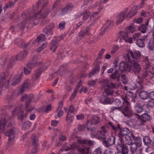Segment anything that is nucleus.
Here are the masks:
<instances>
[{"mask_svg": "<svg viewBox=\"0 0 154 154\" xmlns=\"http://www.w3.org/2000/svg\"><path fill=\"white\" fill-rule=\"evenodd\" d=\"M93 154H102V150L100 148L98 147L94 151Z\"/></svg>", "mask_w": 154, "mask_h": 154, "instance_id": "nucleus-64", "label": "nucleus"}, {"mask_svg": "<svg viewBox=\"0 0 154 154\" xmlns=\"http://www.w3.org/2000/svg\"><path fill=\"white\" fill-rule=\"evenodd\" d=\"M100 120V118L97 116H93L91 121L88 120L87 122V129L88 131L95 132V128L93 127V125L99 123Z\"/></svg>", "mask_w": 154, "mask_h": 154, "instance_id": "nucleus-8", "label": "nucleus"}, {"mask_svg": "<svg viewBox=\"0 0 154 154\" xmlns=\"http://www.w3.org/2000/svg\"><path fill=\"white\" fill-rule=\"evenodd\" d=\"M109 0H103V1L102 0L100 1L99 2H97L96 3L95 5V6H91L89 7V9H93L95 7H96L97 6H99V7L98 8V12H95L94 13H93L90 19H91L92 17L94 18L95 15L97 14L103 8V6L100 5V4L102 3H105L107 2Z\"/></svg>", "mask_w": 154, "mask_h": 154, "instance_id": "nucleus-13", "label": "nucleus"}, {"mask_svg": "<svg viewBox=\"0 0 154 154\" xmlns=\"http://www.w3.org/2000/svg\"><path fill=\"white\" fill-rule=\"evenodd\" d=\"M108 125L110 127L112 130L115 133H118L117 134L119 139H122L126 136H128L130 131L127 128H121L120 126L117 125H114L112 122H109Z\"/></svg>", "mask_w": 154, "mask_h": 154, "instance_id": "nucleus-4", "label": "nucleus"}, {"mask_svg": "<svg viewBox=\"0 0 154 154\" xmlns=\"http://www.w3.org/2000/svg\"><path fill=\"white\" fill-rule=\"evenodd\" d=\"M121 98L122 100V103L125 107H127L128 109H131V105L129 101L134 103L137 96L135 94H133L132 92L129 91L127 93L126 95H122L121 96Z\"/></svg>", "mask_w": 154, "mask_h": 154, "instance_id": "nucleus-5", "label": "nucleus"}, {"mask_svg": "<svg viewBox=\"0 0 154 154\" xmlns=\"http://www.w3.org/2000/svg\"><path fill=\"white\" fill-rule=\"evenodd\" d=\"M34 85V84L30 80L26 79L24 82L20 90L18 92V94L23 93L27 90L28 88L33 86Z\"/></svg>", "mask_w": 154, "mask_h": 154, "instance_id": "nucleus-12", "label": "nucleus"}, {"mask_svg": "<svg viewBox=\"0 0 154 154\" xmlns=\"http://www.w3.org/2000/svg\"><path fill=\"white\" fill-rule=\"evenodd\" d=\"M130 54H129V51H128V53L125 56L124 58L125 59V62L129 63L130 64L131 63H130L131 59L130 57Z\"/></svg>", "mask_w": 154, "mask_h": 154, "instance_id": "nucleus-55", "label": "nucleus"}, {"mask_svg": "<svg viewBox=\"0 0 154 154\" xmlns=\"http://www.w3.org/2000/svg\"><path fill=\"white\" fill-rule=\"evenodd\" d=\"M78 147V145L75 143H74L70 144V147H66V148L65 149V151H69L71 149H73L74 148H76Z\"/></svg>", "mask_w": 154, "mask_h": 154, "instance_id": "nucleus-53", "label": "nucleus"}, {"mask_svg": "<svg viewBox=\"0 0 154 154\" xmlns=\"http://www.w3.org/2000/svg\"><path fill=\"white\" fill-rule=\"evenodd\" d=\"M82 14H83V15L82 20L84 21H85L87 20L91 15L90 12L86 10H84Z\"/></svg>", "mask_w": 154, "mask_h": 154, "instance_id": "nucleus-39", "label": "nucleus"}, {"mask_svg": "<svg viewBox=\"0 0 154 154\" xmlns=\"http://www.w3.org/2000/svg\"><path fill=\"white\" fill-rule=\"evenodd\" d=\"M46 38L45 36L43 34H41L35 40L33 44H34L36 42L38 43V44H40Z\"/></svg>", "mask_w": 154, "mask_h": 154, "instance_id": "nucleus-35", "label": "nucleus"}, {"mask_svg": "<svg viewBox=\"0 0 154 154\" xmlns=\"http://www.w3.org/2000/svg\"><path fill=\"white\" fill-rule=\"evenodd\" d=\"M77 111V109L75 108H74L73 105H71L68 112V114L66 117V120L68 122H72V118L73 117L71 115V113H70L71 112V113H73L74 114H75L76 113Z\"/></svg>", "mask_w": 154, "mask_h": 154, "instance_id": "nucleus-15", "label": "nucleus"}, {"mask_svg": "<svg viewBox=\"0 0 154 154\" xmlns=\"http://www.w3.org/2000/svg\"><path fill=\"white\" fill-rule=\"evenodd\" d=\"M129 72L135 74H138L141 70L140 65L136 62L134 61L131 63L129 67Z\"/></svg>", "mask_w": 154, "mask_h": 154, "instance_id": "nucleus-11", "label": "nucleus"}, {"mask_svg": "<svg viewBox=\"0 0 154 154\" xmlns=\"http://www.w3.org/2000/svg\"><path fill=\"white\" fill-rule=\"evenodd\" d=\"M31 122L30 121H26L23 123V126L26 129H28L31 127Z\"/></svg>", "mask_w": 154, "mask_h": 154, "instance_id": "nucleus-58", "label": "nucleus"}, {"mask_svg": "<svg viewBox=\"0 0 154 154\" xmlns=\"http://www.w3.org/2000/svg\"><path fill=\"white\" fill-rule=\"evenodd\" d=\"M43 71V70L42 69H39L36 70L34 74L32 76V81H34L37 79Z\"/></svg>", "mask_w": 154, "mask_h": 154, "instance_id": "nucleus-28", "label": "nucleus"}, {"mask_svg": "<svg viewBox=\"0 0 154 154\" xmlns=\"http://www.w3.org/2000/svg\"><path fill=\"white\" fill-rule=\"evenodd\" d=\"M48 3V0H39L33 7L32 9H29L24 14H23L22 17L24 19L25 21L18 25L19 29L20 30L23 29L26 23L29 21H30L31 24L33 23L36 25L39 23L42 18H44L51 11L50 9H43Z\"/></svg>", "mask_w": 154, "mask_h": 154, "instance_id": "nucleus-1", "label": "nucleus"}, {"mask_svg": "<svg viewBox=\"0 0 154 154\" xmlns=\"http://www.w3.org/2000/svg\"><path fill=\"white\" fill-rule=\"evenodd\" d=\"M136 104L134 106L135 110L137 113H141L143 110V107L139 103H136Z\"/></svg>", "mask_w": 154, "mask_h": 154, "instance_id": "nucleus-38", "label": "nucleus"}, {"mask_svg": "<svg viewBox=\"0 0 154 154\" xmlns=\"http://www.w3.org/2000/svg\"><path fill=\"white\" fill-rule=\"evenodd\" d=\"M92 132L91 134L95 135V132H94L93 131ZM96 136L97 138L100 140H103V141H104L105 140H106V139L105 134L101 131H98L96 134Z\"/></svg>", "mask_w": 154, "mask_h": 154, "instance_id": "nucleus-25", "label": "nucleus"}, {"mask_svg": "<svg viewBox=\"0 0 154 154\" xmlns=\"http://www.w3.org/2000/svg\"><path fill=\"white\" fill-rule=\"evenodd\" d=\"M77 93V91L76 89L74 90L70 98V100L72 101L74 98L76 96Z\"/></svg>", "mask_w": 154, "mask_h": 154, "instance_id": "nucleus-63", "label": "nucleus"}, {"mask_svg": "<svg viewBox=\"0 0 154 154\" xmlns=\"http://www.w3.org/2000/svg\"><path fill=\"white\" fill-rule=\"evenodd\" d=\"M58 47L57 42L55 40H52L50 43V49L54 52Z\"/></svg>", "mask_w": 154, "mask_h": 154, "instance_id": "nucleus-31", "label": "nucleus"}, {"mask_svg": "<svg viewBox=\"0 0 154 154\" xmlns=\"http://www.w3.org/2000/svg\"><path fill=\"white\" fill-rule=\"evenodd\" d=\"M146 27L145 25H141L139 26V29L142 33H145L146 31Z\"/></svg>", "mask_w": 154, "mask_h": 154, "instance_id": "nucleus-57", "label": "nucleus"}, {"mask_svg": "<svg viewBox=\"0 0 154 154\" xmlns=\"http://www.w3.org/2000/svg\"><path fill=\"white\" fill-rule=\"evenodd\" d=\"M121 80L122 83L123 84H126L128 82V80L127 77L123 74L121 75Z\"/></svg>", "mask_w": 154, "mask_h": 154, "instance_id": "nucleus-52", "label": "nucleus"}, {"mask_svg": "<svg viewBox=\"0 0 154 154\" xmlns=\"http://www.w3.org/2000/svg\"><path fill=\"white\" fill-rule=\"evenodd\" d=\"M69 13L68 11H67V9L66 6L62 9L61 11L58 14L60 16H63V15Z\"/></svg>", "mask_w": 154, "mask_h": 154, "instance_id": "nucleus-56", "label": "nucleus"}, {"mask_svg": "<svg viewBox=\"0 0 154 154\" xmlns=\"http://www.w3.org/2000/svg\"><path fill=\"white\" fill-rule=\"evenodd\" d=\"M100 83L101 85L103 86V88H104L108 86L109 82L107 79H104L102 80Z\"/></svg>", "mask_w": 154, "mask_h": 154, "instance_id": "nucleus-46", "label": "nucleus"}, {"mask_svg": "<svg viewBox=\"0 0 154 154\" xmlns=\"http://www.w3.org/2000/svg\"><path fill=\"white\" fill-rule=\"evenodd\" d=\"M38 58L37 55H35L33 57V60L32 62L29 63L27 65V68L28 69H31L36 66L38 64V62L37 61L36 59Z\"/></svg>", "mask_w": 154, "mask_h": 154, "instance_id": "nucleus-26", "label": "nucleus"}, {"mask_svg": "<svg viewBox=\"0 0 154 154\" xmlns=\"http://www.w3.org/2000/svg\"><path fill=\"white\" fill-rule=\"evenodd\" d=\"M12 125L11 122L9 123L5 119H2L0 120V132L2 133L7 128H8L5 133V135L8 137V141L7 142L8 146H10L14 141L15 138V130L14 127L10 128Z\"/></svg>", "mask_w": 154, "mask_h": 154, "instance_id": "nucleus-2", "label": "nucleus"}, {"mask_svg": "<svg viewBox=\"0 0 154 154\" xmlns=\"http://www.w3.org/2000/svg\"><path fill=\"white\" fill-rule=\"evenodd\" d=\"M130 65V64L129 63L122 61L120 63L119 69L122 71L126 70L128 72Z\"/></svg>", "mask_w": 154, "mask_h": 154, "instance_id": "nucleus-21", "label": "nucleus"}, {"mask_svg": "<svg viewBox=\"0 0 154 154\" xmlns=\"http://www.w3.org/2000/svg\"><path fill=\"white\" fill-rule=\"evenodd\" d=\"M116 139V137L114 136H110L109 137L107 140H105L103 141V143L105 146L109 147V146L115 144Z\"/></svg>", "mask_w": 154, "mask_h": 154, "instance_id": "nucleus-18", "label": "nucleus"}, {"mask_svg": "<svg viewBox=\"0 0 154 154\" xmlns=\"http://www.w3.org/2000/svg\"><path fill=\"white\" fill-rule=\"evenodd\" d=\"M142 77L144 79H151L153 77V75H151L149 73V72L147 69H145L143 71Z\"/></svg>", "mask_w": 154, "mask_h": 154, "instance_id": "nucleus-30", "label": "nucleus"}, {"mask_svg": "<svg viewBox=\"0 0 154 154\" xmlns=\"http://www.w3.org/2000/svg\"><path fill=\"white\" fill-rule=\"evenodd\" d=\"M116 110L121 111L125 116L129 117L133 115V112L131 109H128L127 107L123 104L119 107H111L110 112H113Z\"/></svg>", "mask_w": 154, "mask_h": 154, "instance_id": "nucleus-7", "label": "nucleus"}, {"mask_svg": "<svg viewBox=\"0 0 154 154\" xmlns=\"http://www.w3.org/2000/svg\"><path fill=\"white\" fill-rule=\"evenodd\" d=\"M142 118L146 122V121H149L150 120V116L146 113L143 114L142 115H140Z\"/></svg>", "mask_w": 154, "mask_h": 154, "instance_id": "nucleus-54", "label": "nucleus"}, {"mask_svg": "<svg viewBox=\"0 0 154 154\" xmlns=\"http://www.w3.org/2000/svg\"><path fill=\"white\" fill-rule=\"evenodd\" d=\"M138 10V6L134 5L128 11V8H126L121 11L118 16V19L116 22V24L118 25L122 23L126 18L129 20L134 16L137 13Z\"/></svg>", "mask_w": 154, "mask_h": 154, "instance_id": "nucleus-3", "label": "nucleus"}, {"mask_svg": "<svg viewBox=\"0 0 154 154\" xmlns=\"http://www.w3.org/2000/svg\"><path fill=\"white\" fill-rule=\"evenodd\" d=\"M140 146L136 143H132L130 146V154H137V151Z\"/></svg>", "mask_w": 154, "mask_h": 154, "instance_id": "nucleus-20", "label": "nucleus"}, {"mask_svg": "<svg viewBox=\"0 0 154 154\" xmlns=\"http://www.w3.org/2000/svg\"><path fill=\"white\" fill-rule=\"evenodd\" d=\"M104 88L105 92L107 95H112L114 93V91L108 87Z\"/></svg>", "mask_w": 154, "mask_h": 154, "instance_id": "nucleus-49", "label": "nucleus"}, {"mask_svg": "<svg viewBox=\"0 0 154 154\" xmlns=\"http://www.w3.org/2000/svg\"><path fill=\"white\" fill-rule=\"evenodd\" d=\"M15 3L13 1L9 2L8 3L6 4L4 7V9H6L8 8H11L14 6L15 5Z\"/></svg>", "mask_w": 154, "mask_h": 154, "instance_id": "nucleus-47", "label": "nucleus"}, {"mask_svg": "<svg viewBox=\"0 0 154 154\" xmlns=\"http://www.w3.org/2000/svg\"><path fill=\"white\" fill-rule=\"evenodd\" d=\"M121 85V83L120 82L118 83V85H116L113 83H110L109 84V85L108 87L112 89L118 88Z\"/></svg>", "mask_w": 154, "mask_h": 154, "instance_id": "nucleus-48", "label": "nucleus"}, {"mask_svg": "<svg viewBox=\"0 0 154 154\" xmlns=\"http://www.w3.org/2000/svg\"><path fill=\"white\" fill-rule=\"evenodd\" d=\"M143 68L145 69L149 68L150 67V63L149 61L148 58L146 57L144 60L143 63Z\"/></svg>", "mask_w": 154, "mask_h": 154, "instance_id": "nucleus-43", "label": "nucleus"}, {"mask_svg": "<svg viewBox=\"0 0 154 154\" xmlns=\"http://www.w3.org/2000/svg\"><path fill=\"white\" fill-rule=\"evenodd\" d=\"M99 101L103 104H111L113 102V100L111 98L106 97L103 95L100 97Z\"/></svg>", "mask_w": 154, "mask_h": 154, "instance_id": "nucleus-19", "label": "nucleus"}, {"mask_svg": "<svg viewBox=\"0 0 154 154\" xmlns=\"http://www.w3.org/2000/svg\"><path fill=\"white\" fill-rule=\"evenodd\" d=\"M125 141L126 144L128 145H131L132 143V140L131 137L128 135L125 137Z\"/></svg>", "mask_w": 154, "mask_h": 154, "instance_id": "nucleus-50", "label": "nucleus"}, {"mask_svg": "<svg viewBox=\"0 0 154 154\" xmlns=\"http://www.w3.org/2000/svg\"><path fill=\"white\" fill-rule=\"evenodd\" d=\"M135 115L136 116H137L136 117L138 119V125L139 126L144 125L146 122L145 120L142 118V117L140 115L137 114L136 113H135Z\"/></svg>", "mask_w": 154, "mask_h": 154, "instance_id": "nucleus-36", "label": "nucleus"}, {"mask_svg": "<svg viewBox=\"0 0 154 154\" xmlns=\"http://www.w3.org/2000/svg\"><path fill=\"white\" fill-rule=\"evenodd\" d=\"M137 82L141 86V87L142 88V84L144 83V81L142 78L138 76V78L137 79Z\"/></svg>", "mask_w": 154, "mask_h": 154, "instance_id": "nucleus-62", "label": "nucleus"}, {"mask_svg": "<svg viewBox=\"0 0 154 154\" xmlns=\"http://www.w3.org/2000/svg\"><path fill=\"white\" fill-rule=\"evenodd\" d=\"M143 141L144 145L147 146L149 148H153L154 147V141L152 140L149 136H143Z\"/></svg>", "mask_w": 154, "mask_h": 154, "instance_id": "nucleus-16", "label": "nucleus"}, {"mask_svg": "<svg viewBox=\"0 0 154 154\" xmlns=\"http://www.w3.org/2000/svg\"><path fill=\"white\" fill-rule=\"evenodd\" d=\"M100 67L98 66L94 68L90 72L89 74L88 75V78H91L92 76L93 75H94L98 72L99 71H100Z\"/></svg>", "mask_w": 154, "mask_h": 154, "instance_id": "nucleus-41", "label": "nucleus"}, {"mask_svg": "<svg viewBox=\"0 0 154 154\" xmlns=\"http://www.w3.org/2000/svg\"><path fill=\"white\" fill-rule=\"evenodd\" d=\"M153 38L149 39L147 43V47L150 51L154 50V33H152Z\"/></svg>", "mask_w": 154, "mask_h": 154, "instance_id": "nucleus-23", "label": "nucleus"}, {"mask_svg": "<svg viewBox=\"0 0 154 154\" xmlns=\"http://www.w3.org/2000/svg\"><path fill=\"white\" fill-rule=\"evenodd\" d=\"M127 32L133 33L136 30V29L133 25L129 26L126 29Z\"/></svg>", "mask_w": 154, "mask_h": 154, "instance_id": "nucleus-51", "label": "nucleus"}, {"mask_svg": "<svg viewBox=\"0 0 154 154\" xmlns=\"http://www.w3.org/2000/svg\"><path fill=\"white\" fill-rule=\"evenodd\" d=\"M47 44V43L46 42H44L43 43L41 46L39 47L38 48L37 50V51L38 52H40L41 51H42L46 47Z\"/></svg>", "mask_w": 154, "mask_h": 154, "instance_id": "nucleus-60", "label": "nucleus"}, {"mask_svg": "<svg viewBox=\"0 0 154 154\" xmlns=\"http://www.w3.org/2000/svg\"><path fill=\"white\" fill-rule=\"evenodd\" d=\"M131 135L135 140V142L134 143H136V144L141 146L142 144V142L141 138L139 136H134L132 133H131Z\"/></svg>", "mask_w": 154, "mask_h": 154, "instance_id": "nucleus-37", "label": "nucleus"}, {"mask_svg": "<svg viewBox=\"0 0 154 154\" xmlns=\"http://www.w3.org/2000/svg\"><path fill=\"white\" fill-rule=\"evenodd\" d=\"M27 55V51H25L19 52L18 54L15 57H13L11 59V63L15 61V60H21L23 59Z\"/></svg>", "mask_w": 154, "mask_h": 154, "instance_id": "nucleus-14", "label": "nucleus"}, {"mask_svg": "<svg viewBox=\"0 0 154 154\" xmlns=\"http://www.w3.org/2000/svg\"><path fill=\"white\" fill-rule=\"evenodd\" d=\"M90 29L88 28L85 29L83 30H82L79 33V38L80 40L83 39L84 38L86 35H89V34L88 33Z\"/></svg>", "mask_w": 154, "mask_h": 154, "instance_id": "nucleus-24", "label": "nucleus"}, {"mask_svg": "<svg viewBox=\"0 0 154 154\" xmlns=\"http://www.w3.org/2000/svg\"><path fill=\"white\" fill-rule=\"evenodd\" d=\"M136 44L140 48H143L145 46L144 40L141 39H137Z\"/></svg>", "mask_w": 154, "mask_h": 154, "instance_id": "nucleus-45", "label": "nucleus"}, {"mask_svg": "<svg viewBox=\"0 0 154 154\" xmlns=\"http://www.w3.org/2000/svg\"><path fill=\"white\" fill-rule=\"evenodd\" d=\"M21 78L20 76H17L15 75L12 80L11 85L15 86L21 80Z\"/></svg>", "mask_w": 154, "mask_h": 154, "instance_id": "nucleus-42", "label": "nucleus"}, {"mask_svg": "<svg viewBox=\"0 0 154 154\" xmlns=\"http://www.w3.org/2000/svg\"><path fill=\"white\" fill-rule=\"evenodd\" d=\"M78 152L79 154H90V153L89 148L85 147L79 148L78 149Z\"/></svg>", "mask_w": 154, "mask_h": 154, "instance_id": "nucleus-27", "label": "nucleus"}, {"mask_svg": "<svg viewBox=\"0 0 154 154\" xmlns=\"http://www.w3.org/2000/svg\"><path fill=\"white\" fill-rule=\"evenodd\" d=\"M66 7L67 9V11L69 12H70L72 11L74 7L72 4L69 3L66 6Z\"/></svg>", "mask_w": 154, "mask_h": 154, "instance_id": "nucleus-59", "label": "nucleus"}, {"mask_svg": "<svg viewBox=\"0 0 154 154\" xmlns=\"http://www.w3.org/2000/svg\"><path fill=\"white\" fill-rule=\"evenodd\" d=\"M55 27L54 23H51L49 25L46 26L43 29V32L46 35H49L53 34V31Z\"/></svg>", "mask_w": 154, "mask_h": 154, "instance_id": "nucleus-17", "label": "nucleus"}, {"mask_svg": "<svg viewBox=\"0 0 154 154\" xmlns=\"http://www.w3.org/2000/svg\"><path fill=\"white\" fill-rule=\"evenodd\" d=\"M32 139L33 145L34 146L37 145L38 140V138L37 136L35 134H33L32 136Z\"/></svg>", "mask_w": 154, "mask_h": 154, "instance_id": "nucleus-44", "label": "nucleus"}, {"mask_svg": "<svg viewBox=\"0 0 154 154\" xmlns=\"http://www.w3.org/2000/svg\"><path fill=\"white\" fill-rule=\"evenodd\" d=\"M114 23L111 21L109 20L107 21L106 25L107 26L108 25L107 27H105L103 28H102L101 31L100 32V35H102L105 32V31L106 30V29L109 27L111 28L114 25Z\"/></svg>", "mask_w": 154, "mask_h": 154, "instance_id": "nucleus-29", "label": "nucleus"}, {"mask_svg": "<svg viewBox=\"0 0 154 154\" xmlns=\"http://www.w3.org/2000/svg\"><path fill=\"white\" fill-rule=\"evenodd\" d=\"M78 142L79 143L82 144H88L89 145H92L94 144V142L90 140H82L79 139L78 140Z\"/></svg>", "mask_w": 154, "mask_h": 154, "instance_id": "nucleus-34", "label": "nucleus"}, {"mask_svg": "<svg viewBox=\"0 0 154 154\" xmlns=\"http://www.w3.org/2000/svg\"><path fill=\"white\" fill-rule=\"evenodd\" d=\"M8 73L6 72L5 73H2L0 75V87L1 88L5 87L7 88L9 84V79H8Z\"/></svg>", "mask_w": 154, "mask_h": 154, "instance_id": "nucleus-10", "label": "nucleus"}, {"mask_svg": "<svg viewBox=\"0 0 154 154\" xmlns=\"http://www.w3.org/2000/svg\"><path fill=\"white\" fill-rule=\"evenodd\" d=\"M139 97L140 98L143 100H146L148 97V94L147 92L145 91H141L139 94Z\"/></svg>", "mask_w": 154, "mask_h": 154, "instance_id": "nucleus-40", "label": "nucleus"}, {"mask_svg": "<svg viewBox=\"0 0 154 154\" xmlns=\"http://www.w3.org/2000/svg\"><path fill=\"white\" fill-rule=\"evenodd\" d=\"M33 98V96L32 94L27 95L26 94H23L21 96V100L22 102H23L26 100V116H27V113L31 112L33 109V107L29 105V104L31 101V100Z\"/></svg>", "mask_w": 154, "mask_h": 154, "instance_id": "nucleus-6", "label": "nucleus"}, {"mask_svg": "<svg viewBox=\"0 0 154 154\" xmlns=\"http://www.w3.org/2000/svg\"><path fill=\"white\" fill-rule=\"evenodd\" d=\"M119 47L118 45H114L113 47L112 50L111 51V54H113L116 53L117 50L119 49Z\"/></svg>", "mask_w": 154, "mask_h": 154, "instance_id": "nucleus-61", "label": "nucleus"}, {"mask_svg": "<svg viewBox=\"0 0 154 154\" xmlns=\"http://www.w3.org/2000/svg\"><path fill=\"white\" fill-rule=\"evenodd\" d=\"M128 35L127 32L121 31L119 32L117 35V37L120 39L119 41L120 42L122 39L124 40Z\"/></svg>", "mask_w": 154, "mask_h": 154, "instance_id": "nucleus-33", "label": "nucleus"}, {"mask_svg": "<svg viewBox=\"0 0 154 154\" xmlns=\"http://www.w3.org/2000/svg\"><path fill=\"white\" fill-rule=\"evenodd\" d=\"M117 149L118 150H121L120 152L123 154H128L129 152L128 147L126 144H125L122 139L118 140Z\"/></svg>", "mask_w": 154, "mask_h": 154, "instance_id": "nucleus-9", "label": "nucleus"}, {"mask_svg": "<svg viewBox=\"0 0 154 154\" xmlns=\"http://www.w3.org/2000/svg\"><path fill=\"white\" fill-rule=\"evenodd\" d=\"M120 73L118 70H116L110 76V77L112 79H116L118 82L120 80Z\"/></svg>", "mask_w": 154, "mask_h": 154, "instance_id": "nucleus-32", "label": "nucleus"}, {"mask_svg": "<svg viewBox=\"0 0 154 154\" xmlns=\"http://www.w3.org/2000/svg\"><path fill=\"white\" fill-rule=\"evenodd\" d=\"M129 54H130L132 58L134 59H137L141 56V53L138 51H129Z\"/></svg>", "mask_w": 154, "mask_h": 154, "instance_id": "nucleus-22", "label": "nucleus"}]
</instances>
